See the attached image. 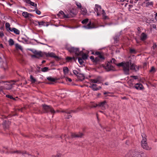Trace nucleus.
<instances>
[{
	"instance_id": "33",
	"label": "nucleus",
	"mask_w": 157,
	"mask_h": 157,
	"mask_svg": "<svg viewBox=\"0 0 157 157\" xmlns=\"http://www.w3.org/2000/svg\"><path fill=\"white\" fill-rule=\"evenodd\" d=\"M69 69L67 67H64L63 68V71L64 73H67L68 72Z\"/></svg>"
},
{
	"instance_id": "19",
	"label": "nucleus",
	"mask_w": 157,
	"mask_h": 157,
	"mask_svg": "<svg viewBox=\"0 0 157 157\" xmlns=\"http://www.w3.org/2000/svg\"><path fill=\"white\" fill-rule=\"evenodd\" d=\"M47 79L48 80L51 82H47V83L50 84H52L53 83L52 82H55L56 80V79L54 78H53L51 77H48L47 78Z\"/></svg>"
},
{
	"instance_id": "57",
	"label": "nucleus",
	"mask_w": 157,
	"mask_h": 157,
	"mask_svg": "<svg viewBox=\"0 0 157 157\" xmlns=\"http://www.w3.org/2000/svg\"><path fill=\"white\" fill-rule=\"evenodd\" d=\"M64 116H65V118L67 119H69L72 117V116L71 115H68L67 117L66 115H64Z\"/></svg>"
},
{
	"instance_id": "10",
	"label": "nucleus",
	"mask_w": 157,
	"mask_h": 157,
	"mask_svg": "<svg viewBox=\"0 0 157 157\" xmlns=\"http://www.w3.org/2000/svg\"><path fill=\"white\" fill-rule=\"evenodd\" d=\"M44 56H46L47 57H54L56 59H59V57L55 55V54L53 52L51 53H44Z\"/></svg>"
},
{
	"instance_id": "18",
	"label": "nucleus",
	"mask_w": 157,
	"mask_h": 157,
	"mask_svg": "<svg viewBox=\"0 0 157 157\" xmlns=\"http://www.w3.org/2000/svg\"><path fill=\"white\" fill-rule=\"evenodd\" d=\"M9 153H10L11 154L13 153H17V154H26V152H25V153L23 152H22L20 151H7L6 153V154H8Z\"/></svg>"
},
{
	"instance_id": "40",
	"label": "nucleus",
	"mask_w": 157,
	"mask_h": 157,
	"mask_svg": "<svg viewBox=\"0 0 157 157\" xmlns=\"http://www.w3.org/2000/svg\"><path fill=\"white\" fill-rule=\"evenodd\" d=\"M78 61L79 63L80 64H82L83 63V59L82 58L80 57H79L78 58Z\"/></svg>"
},
{
	"instance_id": "5",
	"label": "nucleus",
	"mask_w": 157,
	"mask_h": 157,
	"mask_svg": "<svg viewBox=\"0 0 157 157\" xmlns=\"http://www.w3.org/2000/svg\"><path fill=\"white\" fill-rule=\"evenodd\" d=\"M126 157H142L140 152L136 150H135L133 152L130 151L126 155Z\"/></svg>"
},
{
	"instance_id": "16",
	"label": "nucleus",
	"mask_w": 157,
	"mask_h": 157,
	"mask_svg": "<svg viewBox=\"0 0 157 157\" xmlns=\"http://www.w3.org/2000/svg\"><path fill=\"white\" fill-rule=\"evenodd\" d=\"M141 136L142 137V140L141 141V144H144L145 143H147V139L146 138V136L145 134L144 133H142L141 135Z\"/></svg>"
},
{
	"instance_id": "28",
	"label": "nucleus",
	"mask_w": 157,
	"mask_h": 157,
	"mask_svg": "<svg viewBox=\"0 0 157 157\" xmlns=\"http://www.w3.org/2000/svg\"><path fill=\"white\" fill-rule=\"evenodd\" d=\"M95 8L94 9V10L96 12H98V8H99L101 10V6H99L98 5L96 4L95 5Z\"/></svg>"
},
{
	"instance_id": "58",
	"label": "nucleus",
	"mask_w": 157,
	"mask_h": 157,
	"mask_svg": "<svg viewBox=\"0 0 157 157\" xmlns=\"http://www.w3.org/2000/svg\"><path fill=\"white\" fill-rule=\"evenodd\" d=\"M61 157V154H57V155L56 156L53 155L52 156V157Z\"/></svg>"
},
{
	"instance_id": "54",
	"label": "nucleus",
	"mask_w": 157,
	"mask_h": 157,
	"mask_svg": "<svg viewBox=\"0 0 157 157\" xmlns=\"http://www.w3.org/2000/svg\"><path fill=\"white\" fill-rule=\"evenodd\" d=\"M130 52L131 53H135V51L134 49H130Z\"/></svg>"
},
{
	"instance_id": "48",
	"label": "nucleus",
	"mask_w": 157,
	"mask_h": 157,
	"mask_svg": "<svg viewBox=\"0 0 157 157\" xmlns=\"http://www.w3.org/2000/svg\"><path fill=\"white\" fill-rule=\"evenodd\" d=\"M35 10L36 14L38 15H40V11L37 8H35Z\"/></svg>"
},
{
	"instance_id": "44",
	"label": "nucleus",
	"mask_w": 157,
	"mask_h": 157,
	"mask_svg": "<svg viewBox=\"0 0 157 157\" xmlns=\"http://www.w3.org/2000/svg\"><path fill=\"white\" fill-rule=\"evenodd\" d=\"M90 58L94 63H96V61L95 60V58L94 59V58L93 56H90Z\"/></svg>"
},
{
	"instance_id": "51",
	"label": "nucleus",
	"mask_w": 157,
	"mask_h": 157,
	"mask_svg": "<svg viewBox=\"0 0 157 157\" xmlns=\"http://www.w3.org/2000/svg\"><path fill=\"white\" fill-rule=\"evenodd\" d=\"M73 73H74V74L76 75L77 76V75L79 74L80 73H79L76 70H73Z\"/></svg>"
},
{
	"instance_id": "12",
	"label": "nucleus",
	"mask_w": 157,
	"mask_h": 157,
	"mask_svg": "<svg viewBox=\"0 0 157 157\" xmlns=\"http://www.w3.org/2000/svg\"><path fill=\"white\" fill-rule=\"evenodd\" d=\"M13 83L11 84H6L5 85V86H3L4 87V89L7 90H10L13 87V85H14V82Z\"/></svg>"
},
{
	"instance_id": "50",
	"label": "nucleus",
	"mask_w": 157,
	"mask_h": 157,
	"mask_svg": "<svg viewBox=\"0 0 157 157\" xmlns=\"http://www.w3.org/2000/svg\"><path fill=\"white\" fill-rule=\"evenodd\" d=\"M98 105L97 104H92L90 105V107L91 108H95L98 106Z\"/></svg>"
},
{
	"instance_id": "34",
	"label": "nucleus",
	"mask_w": 157,
	"mask_h": 157,
	"mask_svg": "<svg viewBox=\"0 0 157 157\" xmlns=\"http://www.w3.org/2000/svg\"><path fill=\"white\" fill-rule=\"evenodd\" d=\"M91 81L92 82L94 83H98L100 82L99 80L98 79H91Z\"/></svg>"
},
{
	"instance_id": "25",
	"label": "nucleus",
	"mask_w": 157,
	"mask_h": 157,
	"mask_svg": "<svg viewBox=\"0 0 157 157\" xmlns=\"http://www.w3.org/2000/svg\"><path fill=\"white\" fill-rule=\"evenodd\" d=\"M97 84H93L90 86L89 87L92 89L94 91H97L98 90V89L97 88V87H96V88H94V87H97Z\"/></svg>"
},
{
	"instance_id": "62",
	"label": "nucleus",
	"mask_w": 157,
	"mask_h": 157,
	"mask_svg": "<svg viewBox=\"0 0 157 157\" xmlns=\"http://www.w3.org/2000/svg\"><path fill=\"white\" fill-rule=\"evenodd\" d=\"M4 87L3 86H0V92L4 89Z\"/></svg>"
},
{
	"instance_id": "55",
	"label": "nucleus",
	"mask_w": 157,
	"mask_h": 157,
	"mask_svg": "<svg viewBox=\"0 0 157 157\" xmlns=\"http://www.w3.org/2000/svg\"><path fill=\"white\" fill-rule=\"evenodd\" d=\"M63 17L65 18H69L70 17V16L69 15H65V14H64V15H63Z\"/></svg>"
},
{
	"instance_id": "11",
	"label": "nucleus",
	"mask_w": 157,
	"mask_h": 157,
	"mask_svg": "<svg viewBox=\"0 0 157 157\" xmlns=\"http://www.w3.org/2000/svg\"><path fill=\"white\" fill-rule=\"evenodd\" d=\"M83 27L88 29H91L95 28V25L93 23L92 24L90 21L87 25L84 26Z\"/></svg>"
},
{
	"instance_id": "47",
	"label": "nucleus",
	"mask_w": 157,
	"mask_h": 157,
	"mask_svg": "<svg viewBox=\"0 0 157 157\" xmlns=\"http://www.w3.org/2000/svg\"><path fill=\"white\" fill-rule=\"evenodd\" d=\"M66 59L68 61H69L70 60H71L72 59H75V57H67L66 58Z\"/></svg>"
},
{
	"instance_id": "4",
	"label": "nucleus",
	"mask_w": 157,
	"mask_h": 157,
	"mask_svg": "<svg viewBox=\"0 0 157 157\" xmlns=\"http://www.w3.org/2000/svg\"><path fill=\"white\" fill-rule=\"evenodd\" d=\"M68 50L71 53H75V55L76 56H80L82 52H79L78 48L74 47L68 48Z\"/></svg>"
},
{
	"instance_id": "2",
	"label": "nucleus",
	"mask_w": 157,
	"mask_h": 157,
	"mask_svg": "<svg viewBox=\"0 0 157 157\" xmlns=\"http://www.w3.org/2000/svg\"><path fill=\"white\" fill-rule=\"evenodd\" d=\"M95 54L98 56L97 57H95V60L96 61V63L103 61L105 59L104 54L103 52H95Z\"/></svg>"
},
{
	"instance_id": "41",
	"label": "nucleus",
	"mask_w": 157,
	"mask_h": 157,
	"mask_svg": "<svg viewBox=\"0 0 157 157\" xmlns=\"http://www.w3.org/2000/svg\"><path fill=\"white\" fill-rule=\"evenodd\" d=\"M89 19L87 18L85 19L82 21V23L83 24H86L88 21Z\"/></svg>"
},
{
	"instance_id": "59",
	"label": "nucleus",
	"mask_w": 157,
	"mask_h": 157,
	"mask_svg": "<svg viewBox=\"0 0 157 157\" xmlns=\"http://www.w3.org/2000/svg\"><path fill=\"white\" fill-rule=\"evenodd\" d=\"M112 60L113 62V63H114L115 64H116V60L114 59V58H112Z\"/></svg>"
},
{
	"instance_id": "61",
	"label": "nucleus",
	"mask_w": 157,
	"mask_h": 157,
	"mask_svg": "<svg viewBox=\"0 0 157 157\" xmlns=\"http://www.w3.org/2000/svg\"><path fill=\"white\" fill-rule=\"evenodd\" d=\"M157 46V45L156 44H154L153 45V46L152 47L154 49L155 48H156Z\"/></svg>"
},
{
	"instance_id": "53",
	"label": "nucleus",
	"mask_w": 157,
	"mask_h": 157,
	"mask_svg": "<svg viewBox=\"0 0 157 157\" xmlns=\"http://www.w3.org/2000/svg\"><path fill=\"white\" fill-rule=\"evenodd\" d=\"M4 128L5 129H8L9 128L8 124H5L4 126Z\"/></svg>"
},
{
	"instance_id": "45",
	"label": "nucleus",
	"mask_w": 157,
	"mask_h": 157,
	"mask_svg": "<svg viewBox=\"0 0 157 157\" xmlns=\"http://www.w3.org/2000/svg\"><path fill=\"white\" fill-rule=\"evenodd\" d=\"M146 6L147 7L149 6H152L153 4V3L152 2H148L146 3Z\"/></svg>"
},
{
	"instance_id": "36",
	"label": "nucleus",
	"mask_w": 157,
	"mask_h": 157,
	"mask_svg": "<svg viewBox=\"0 0 157 157\" xmlns=\"http://www.w3.org/2000/svg\"><path fill=\"white\" fill-rule=\"evenodd\" d=\"M49 70L48 68L47 67H45L41 69V70L42 71L45 72Z\"/></svg>"
},
{
	"instance_id": "26",
	"label": "nucleus",
	"mask_w": 157,
	"mask_h": 157,
	"mask_svg": "<svg viewBox=\"0 0 157 157\" xmlns=\"http://www.w3.org/2000/svg\"><path fill=\"white\" fill-rule=\"evenodd\" d=\"M81 13L83 15H85L87 13V10L86 8H82L81 9Z\"/></svg>"
},
{
	"instance_id": "49",
	"label": "nucleus",
	"mask_w": 157,
	"mask_h": 157,
	"mask_svg": "<svg viewBox=\"0 0 157 157\" xmlns=\"http://www.w3.org/2000/svg\"><path fill=\"white\" fill-rule=\"evenodd\" d=\"M150 72H155V69L153 67H151V69L150 71Z\"/></svg>"
},
{
	"instance_id": "30",
	"label": "nucleus",
	"mask_w": 157,
	"mask_h": 157,
	"mask_svg": "<svg viewBox=\"0 0 157 157\" xmlns=\"http://www.w3.org/2000/svg\"><path fill=\"white\" fill-rule=\"evenodd\" d=\"M102 14L103 19L105 20L108 19V17L107 16L105 15V13L103 10H102Z\"/></svg>"
},
{
	"instance_id": "8",
	"label": "nucleus",
	"mask_w": 157,
	"mask_h": 157,
	"mask_svg": "<svg viewBox=\"0 0 157 157\" xmlns=\"http://www.w3.org/2000/svg\"><path fill=\"white\" fill-rule=\"evenodd\" d=\"M130 70L136 72L139 70V67L132 63L131 60H130Z\"/></svg>"
},
{
	"instance_id": "39",
	"label": "nucleus",
	"mask_w": 157,
	"mask_h": 157,
	"mask_svg": "<svg viewBox=\"0 0 157 157\" xmlns=\"http://www.w3.org/2000/svg\"><path fill=\"white\" fill-rule=\"evenodd\" d=\"M88 58V56L85 53H84L82 56V58L83 60H85L87 59Z\"/></svg>"
},
{
	"instance_id": "15",
	"label": "nucleus",
	"mask_w": 157,
	"mask_h": 157,
	"mask_svg": "<svg viewBox=\"0 0 157 157\" xmlns=\"http://www.w3.org/2000/svg\"><path fill=\"white\" fill-rule=\"evenodd\" d=\"M83 135L82 133L79 132L78 134L72 133L71 134V136L73 137L81 138Z\"/></svg>"
},
{
	"instance_id": "6",
	"label": "nucleus",
	"mask_w": 157,
	"mask_h": 157,
	"mask_svg": "<svg viewBox=\"0 0 157 157\" xmlns=\"http://www.w3.org/2000/svg\"><path fill=\"white\" fill-rule=\"evenodd\" d=\"M32 52L34 54V55L32 56V57L39 58L40 57H43L44 56V52L43 53L41 51H38L36 50H34L32 51Z\"/></svg>"
},
{
	"instance_id": "27",
	"label": "nucleus",
	"mask_w": 157,
	"mask_h": 157,
	"mask_svg": "<svg viewBox=\"0 0 157 157\" xmlns=\"http://www.w3.org/2000/svg\"><path fill=\"white\" fill-rule=\"evenodd\" d=\"M5 26L6 29L7 31H10L12 29L10 27V25L9 23H6L5 24Z\"/></svg>"
},
{
	"instance_id": "43",
	"label": "nucleus",
	"mask_w": 157,
	"mask_h": 157,
	"mask_svg": "<svg viewBox=\"0 0 157 157\" xmlns=\"http://www.w3.org/2000/svg\"><path fill=\"white\" fill-rule=\"evenodd\" d=\"M75 4L76 5V6H77V7L78 8H80V9L82 8V6L81 5V4L79 2H76Z\"/></svg>"
},
{
	"instance_id": "46",
	"label": "nucleus",
	"mask_w": 157,
	"mask_h": 157,
	"mask_svg": "<svg viewBox=\"0 0 157 157\" xmlns=\"http://www.w3.org/2000/svg\"><path fill=\"white\" fill-rule=\"evenodd\" d=\"M17 82V81H16V80H11L9 82H8V81L5 82L4 81H2L1 82H0V83H4L5 82H8L9 83H11V82Z\"/></svg>"
},
{
	"instance_id": "63",
	"label": "nucleus",
	"mask_w": 157,
	"mask_h": 157,
	"mask_svg": "<svg viewBox=\"0 0 157 157\" xmlns=\"http://www.w3.org/2000/svg\"><path fill=\"white\" fill-rule=\"evenodd\" d=\"M114 40L115 41H117L118 39V36H116L114 38Z\"/></svg>"
},
{
	"instance_id": "24",
	"label": "nucleus",
	"mask_w": 157,
	"mask_h": 157,
	"mask_svg": "<svg viewBox=\"0 0 157 157\" xmlns=\"http://www.w3.org/2000/svg\"><path fill=\"white\" fill-rule=\"evenodd\" d=\"M10 31L11 32H13L14 33L17 35H19L20 34L19 31L14 28L12 29Z\"/></svg>"
},
{
	"instance_id": "20",
	"label": "nucleus",
	"mask_w": 157,
	"mask_h": 157,
	"mask_svg": "<svg viewBox=\"0 0 157 157\" xmlns=\"http://www.w3.org/2000/svg\"><path fill=\"white\" fill-rule=\"evenodd\" d=\"M147 38V35L144 33H143L141 36L140 40L143 41L145 40Z\"/></svg>"
},
{
	"instance_id": "38",
	"label": "nucleus",
	"mask_w": 157,
	"mask_h": 157,
	"mask_svg": "<svg viewBox=\"0 0 157 157\" xmlns=\"http://www.w3.org/2000/svg\"><path fill=\"white\" fill-rule=\"evenodd\" d=\"M1 67L3 68L5 71L6 70L7 68L6 63H4L3 65V66H2Z\"/></svg>"
},
{
	"instance_id": "29",
	"label": "nucleus",
	"mask_w": 157,
	"mask_h": 157,
	"mask_svg": "<svg viewBox=\"0 0 157 157\" xmlns=\"http://www.w3.org/2000/svg\"><path fill=\"white\" fill-rule=\"evenodd\" d=\"M26 2L28 4H30V5L32 6H34V3L31 2L30 0H25Z\"/></svg>"
},
{
	"instance_id": "9",
	"label": "nucleus",
	"mask_w": 157,
	"mask_h": 157,
	"mask_svg": "<svg viewBox=\"0 0 157 157\" xmlns=\"http://www.w3.org/2000/svg\"><path fill=\"white\" fill-rule=\"evenodd\" d=\"M106 69L107 71L113 70V67L110 63H107L106 65L104 67Z\"/></svg>"
},
{
	"instance_id": "1",
	"label": "nucleus",
	"mask_w": 157,
	"mask_h": 157,
	"mask_svg": "<svg viewBox=\"0 0 157 157\" xmlns=\"http://www.w3.org/2000/svg\"><path fill=\"white\" fill-rule=\"evenodd\" d=\"M130 60L126 62H121L119 63L117 65L119 67H122L125 74L128 75L129 74L130 71Z\"/></svg>"
},
{
	"instance_id": "32",
	"label": "nucleus",
	"mask_w": 157,
	"mask_h": 157,
	"mask_svg": "<svg viewBox=\"0 0 157 157\" xmlns=\"http://www.w3.org/2000/svg\"><path fill=\"white\" fill-rule=\"evenodd\" d=\"M30 78L32 83H34L36 81V79L32 75L30 76Z\"/></svg>"
},
{
	"instance_id": "14",
	"label": "nucleus",
	"mask_w": 157,
	"mask_h": 157,
	"mask_svg": "<svg viewBox=\"0 0 157 157\" xmlns=\"http://www.w3.org/2000/svg\"><path fill=\"white\" fill-rule=\"evenodd\" d=\"M142 147L144 149L147 150H150L151 148L148 146L147 143L141 144Z\"/></svg>"
},
{
	"instance_id": "21",
	"label": "nucleus",
	"mask_w": 157,
	"mask_h": 157,
	"mask_svg": "<svg viewBox=\"0 0 157 157\" xmlns=\"http://www.w3.org/2000/svg\"><path fill=\"white\" fill-rule=\"evenodd\" d=\"M22 15L25 18H27L30 17V16H32V15L30 13H28L27 12H24L22 13Z\"/></svg>"
},
{
	"instance_id": "37",
	"label": "nucleus",
	"mask_w": 157,
	"mask_h": 157,
	"mask_svg": "<svg viewBox=\"0 0 157 157\" xmlns=\"http://www.w3.org/2000/svg\"><path fill=\"white\" fill-rule=\"evenodd\" d=\"M15 47L19 49L21 51L22 50V48L21 46L18 44H15Z\"/></svg>"
},
{
	"instance_id": "3",
	"label": "nucleus",
	"mask_w": 157,
	"mask_h": 157,
	"mask_svg": "<svg viewBox=\"0 0 157 157\" xmlns=\"http://www.w3.org/2000/svg\"><path fill=\"white\" fill-rule=\"evenodd\" d=\"M42 106L44 113H48L49 112H50L53 115L56 113V111L51 106L45 104L43 105Z\"/></svg>"
},
{
	"instance_id": "17",
	"label": "nucleus",
	"mask_w": 157,
	"mask_h": 157,
	"mask_svg": "<svg viewBox=\"0 0 157 157\" xmlns=\"http://www.w3.org/2000/svg\"><path fill=\"white\" fill-rule=\"evenodd\" d=\"M70 13L72 16L76 15L77 13L75 9H72L69 10Z\"/></svg>"
},
{
	"instance_id": "31",
	"label": "nucleus",
	"mask_w": 157,
	"mask_h": 157,
	"mask_svg": "<svg viewBox=\"0 0 157 157\" xmlns=\"http://www.w3.org/2000/svg\"><path fill=\"white\" fill-rule=\"evenodd\" d=\"M9 44L10 46H12L14 44V41L12 39H10L8 41Z\"/></svg>"
},
{
	"instance_id": "7",
	"label": "nucleus",
	"mask_w": 157,
	"mask_h": 157,
	"mask_svg": "<svg viewBox=\"0 0 157 157\" xmlns=\"http://www.w3.org/2000/svg\"><path fill=\"white\" fill-rule=\"evenodd\" d=\"M82 109L80 107H78L77 108L76 110H68V109H66L65 110H63L60 112L62 113H64L67 114H69L71 113H76L79 111H82Z\"/></svg>"
},
{
	"instance_id": "22",
	"label": "nucleus",
	"mask_w": 157,
	"mask_h": 157,
	"mask_svg": "<svg viewBox=\"0 0 157 157\" xmlns=\"http://www.w3.org/2000/svg\"><path fill=\"white\" fill-rule=\"evenodd\" d=\"M106 101H104L103 102L100 103L98 104V106L101 107L102 108V109H105L104 106L105 105H106Z\"/></svg>"
},
{
	"instance_id": "42",
	"label": "nucleus",
	"mask_w": 157,
	"mask_h": 157,
	"mask_svg": "<svg viewBox=\"0 0 157 157\" xmlns=\"http://www.w3.org/2000/svg\"><path fill=\"white\" fill-rule=\"evenodd\" d=\"M6 97L11 99H13L14 100H16L15 98H13L12 95L7 94L6 95Z\"/></svg>"
},
{
	"instance_id": "52",
	"label": "nucleus",
	"mask_w": 157,
	"mask_h": 157,
	"mask_svg": "<svg viewBox=\"0 0 157 157\" xmlns=\"http://www.w3.org/2000/svg\"><path fill=\"white\" fill-rule=\"evenodd\" d=\"M38 23L39 25H44V24L45 23V22L43 21H41V22H38Z\"/></svg>"
},
{
	"instance_id": "35",
	"label": "nucleus",
	"mask_w": 157,
	"mask_h": 157,
	"mask_svg": "<svg viewBox=\"0 0 157 157\" xmlns=\"http://www.w3.org/2000/svg\"><path fill=\"white\" fill-rule=\"evenodd\" d=\"M64 13L63 11H60L57 14V15L59 17H60L61 16L63 17V15H64Z\"/></svg>"
},
{
	"instance_id": "60",
	"label": "nucleus",
	"mask_w": 157,
	"mask_h": 157,
	"mask_svg": "<svg viewBox=\"0 0 157 157\" xmlns=\"http://www.w3.org/2000/svg\"><path fill=\"white\" fill-rule=\"evenodd\" d=\"M131 77L132 78H134V79H137L138 78V77L137 76H132Z\"/></svg>"
},
{
	"instance_id": "13",
	"label": "nucleus",
	"mask_w": 157,
	"mask_h": 157,
	"mask_svg": "<svg viewBox=\"0 0 157 157\" xmlns=\"http://www.w3.org/2000/svg\"><path fill=\"white\" fill-rule=\"evenodd\" d=\"M133 88H135L137 90H141L143 88V86L141 84L137 83L134 86H133Z\"/></svg>"
},
{
	"instance_id": "23",
	"label": "nucleus",
	"mask_w": 157,
	"mask_h": 157,
	"mask_svg": "<svg viewBox=\"0 0 157 157\" xmlns=\"http://www.w3.org/2000/svg\"><path fill=\"white\" fill-rule=\"evenodd\" d=\"M77 77L78 79L81 81L83 80L85 78L83 74L80 73L77 75Z\"/></svg>"
},
{
	"instance_id": "64",
	"label": "nucleus",
	"mask_w": 157,
	"mask_h": 157,
	"mask_svg": "<svg viewBox=\"0 0 157 157\" xmlns=\"http://www.w3.org/2000/svg\"><path fill=\"white\" fill-rule=\"evenodd\" d=\"M152 27L154 29H156V25L155 24H153L152 25Z\"/></svg>"
},
{
	"instance_id": "56",
	"label": "nucleus",
	"mask_w": 157,
	"mask_h": 157,
	"mask_svg": "<svg viewBox=\"0 0 157 157\" xmlns=\"http://www.w3.org/2000/svg\"><path fill=\"white\" fill-rule=\"evenodd\" d=\"M4 36V34L2 31L0 32V36L1 37H2Z\"/></svg>"
}]
</instances>
